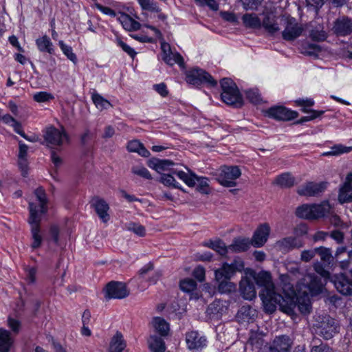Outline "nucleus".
I'll return each mask as SVG.
<instances>
[{
	"label": "nucleus",
	"instance_id": "obj_1",
	"mask_svg": "<svg viewBox=\"0 0 352 352\" xmlns=\"http://www.w3.org/2000/svg\"><path fill=\"white\" fill-rule=\"evenodd\" d=\"M248 274L254 283L262 288L259 292V296L264 310L270 314L274 312L278 305H282L284 298L282 295L276 292L271 274L261 271L258 273L251 272Z\"/></svg>",
	"mask_w": 352,
	"mask_h": 352
},
{
	"label": "nucleus",
	"instance_id": "obj_2",
	"mask_svg": "<svg viewBox=\"0 0 352 352\" xmlns=\"http://www.w3.org/2000/svg\"><path fill=\"white\" fill-rule=\"evenodd\" d=\"M298 293L296 297L298 310L304 314H308L311 310L309 296H316L322 289L320 280L313 274H307L298 283Z\"/></svg>",
	"mask_w": 352,
	"mask_h": 352
},
{
	"label": "nucleus",
	"instance_id": "obj_3",
	"mask_svg": "<svg viewBox=\"0 0 352 352\" xmlns=\"http://www.w3.org/2000/svg\"><path fill=\"white\" fill-rule=\"evenodd\" d=\"M339 324L336 319L326 314L314 316L312 328L314 333L325 340L332 338L339 331Z\"/></svg>",
	"mask_w": 352,
	"mask_h": 352
},
{
	"label": "nucleus",
	"instance_id": "obj_4",
	"mask_svg": "<svg viewBox=\"0 0 352 352\" xmlns=\"http://www.w3.org/2000/svg\"><path fill=\"white\" fill-rule=\"evenodd\" d=\"M222 89L221 99L228 105L241 107L243 104V100L236 84L230 78H225L221 80Z\"/></svg>",
	"mask_w": 352,
	"mask_h": 352
},
{
	"label": "nucleus",
	"instance_id": "obj_5",
	"mask_svg": "<svg viewBox=\"0 0 352 352\" xmlns=\"http://www.w3.org/2000/svg\"><path fill=\"white\" fill-rule=\"evenodd\" d=\"M331 206L328 201H322L320 204H304L297 208V217L306 219H317L329 213Z\"/></svg>",
	"mask_w": 352,
	"mask_h": 352
},
{
	"label": "nucleus",
	"instance_id": "obj_6",
	"mask_svg": "<svg viewBox=\"0 0 352 352\" xmlns=\"http://www.w3.org/2000/svg\"><path fill=\"white\" fill-rule=\"evenodd\" d=\"M29 210L30 217L28 223L30 225L31 239L32 241L30 247L33 250H36L41 246L43 241L40 228L41 217L38 213L36 207L32 203L30 204Z\"/></svg>",
	"mask_w": 352,
	"mask_h": 352
},
{
	"label": "nucleus",
	"instance_id": "obj_7",
	"mask_svg": "<svg viewBox=\"0 0 352 352\" xmlns=\"http://www.w3.org/2000/svg\"><path fill=\"white\" fill-rule=\"evenodd\" d=\"M186 81L192 85H200L206 84L209 87H213L217 86V82L206 71L193 68L186 72Z\"/></svg>",
	"mask_w": 352,
	"mask_h": 352
},
{
	"label": "nucleus",
	"instance_id": "obj_8",
	"mask_svg": "<svg viewBox=\"0 0 352 352\" xmlns=\"http://www.w3.org/2000/svg\"><path fill=\"white\" fill-rule=\"evenodd\" d=\"M241 175L239 168L236 166H223L218 177V182L224 187H234L236 180Z\"/></svg>",
	"mask_w": 352,
	"mask_h": 352
},
{
	"label": "nucleus",
	"instance_id": "obj_9",
	"mask_svg": "<svg viewBox=\"0 0 352 352\" xmlns=\"http://www.w3.org/2000/svg\"><path fill=\"white\" fill-rule=\"evenodd\" d=\"M106 299H122L129 295L126 285L122 282L111 281L104 289Z\"/></svg>",
	"mask_w": 352,
	"mask_h": 352
},
{
	"label": "nucleus",
	"instance_id": "obj_10",
	"mask_svg": "<svg viewBox=\"0 0 352 352\" xmlns=\"http://www.w3.org/2000/svg\"><path fill=\"white\" fill-rule=\"evenodd\" d=\"M44 139L47 145L52 146H60L68 142V136L65 130H59L54 126L46 129Z\"/></svg>",
	"mask_w": 352,
	"mask_h": 352
},
{
	"label": "nucleus",
	"instance_id": "obj_11",
	"mask_svg": "<svg viewBox=\"0 0 352 352\" xmlns=\"http://www.w3.org/2000/svg\"><path fill=\"white\" fill-rule=\"evenodd\" d=\"M185 341L187 348L190 351H201L206 347L208 344L206 336L195 330L186 333Z\"/></svg>",
	"mask_w": 352,
	"mask_h": 352
},
{
	"label": "nucleus",
	"instance_id": "obj_12",
	"mask_svg": "<svg viewBox=\"0 0 352 352\" xmlns=\"http://www.w3.org/2000/svg\"><path fill=\"white\" fill-rule=\"evenodd\" d=\"M266 115L276 120L288 121L295 119L298 113L295 111L289 110L283 106H274L266 111Z\"/></svg>",
	"mask_w": 352,
	"mask_h": 352
},
{
	"label": "nucleus",
	"instance_id": "obj_13",
	"mask_svg": "<svg viewBox=\"0 0 352 352\" xmlns=\"http://www.w3.org/2000/svg\"><path fill=\"white\" fill-rule=\"evenodd\" d=\"M161 49L162 51V59L163 60L169 65H173L177 63L179 67H184V61L183 57L177 52H173L170 49V46L166 42L161 43Z\"/></svg>",
	"mask_w": 352,
	"mask_h": 352
},
{
	"label": "nucleus",
	"instance_id": "obj_14",
	"mask_svg": "<svg viewBox=\"0 0 352 352\" xmlns=\"http://www.w3.org/2000/svg\"><path fill=\"white\" fill-rule=\"evenodd\" d=\"M331 282L340 294L345 296L352 294V276L349 279L343 274H336L331 278Z\"/></svg>",
	"mask_w": 352,
	"mask_h": 352
},
{
	"label": "nucleus",
	"instance_id": "obj_15",
	"mask_svg": "<svg viewBox=\"0 0 352 352\" xmlns=\"http://www.w3.org/2000/svg\"><path fill=\"white\" fill-rule=\"evenodd\" d=\"M302 31V25L298 24L294 19H291L287 20L282 36L286 41H294L301 35Z\"/></svg>",
	"mask_w": 352,
	"mask_h": 352
},
{
	"label": "nucleus",
	"instance_id": "obj_16",
	"mask_svg": "<svg viewBox=\"0 0 352 352\" xmlns=\"http://www.w3.org/2000/svg\"><path fill=\"white\" fill-rule=\"evenodd\" d=\"M239 289L244 299L252 300L256 298V292L254 283L248 274L240 281Z\"/></svg>",
	"mask_w": 352,
	"mask_h": 352
},
{
	"label": "nucleus",
	"instance_id": "obj_17",
	"mask_svg": "<svg viewBox=\"0 0 352 352\" xmlns=\"http://www.w3.org/2000/svg\"><path fill=\"white\" fill-rule=\"evenodd\" d=\"M292 344L289 336L285 335L276 336L266 352H289Z\"/></svg>",
	"mask_w": 352,
	"mask_h": 352
},
{
	"label": "nucleus",
	"instance_id": "obj_18",
	"mask_svg": "<svg viewBox=\"0 0 352 352\" xmlns=\"http://www.w3.org/2000/svg\"><path fill=\"white\" fill-rule=\"evenodd\" d=\"M270 228L268 224L263 223L255 230L251 239L252 245L256 248L264 245L270 235Z\"/></svg>",
	"mask_w": 352,
	"mask_h": 352
},
{
	"label": "nucleus",
	"instance_id": "obj_19",
	"mask_svg": "<svg viewBox=\"0 0 352 352\" xmlns=\"http://www.w3.org/2000/svg\"><path fill=\"white\" fill-rule=\"evenodd\" d=\"M327 187V183L308 182L298 188V193L303 196H316L322 192Z\"/></svg>",
	"mask_w": 352,
	"mask_h": 352
},
{
	"label": "nucleus",
	"instance_id": "obj_20",
	"mask_svg": "<svg viewBox=\"0 0 352 352\" xmlns=\"http://www.w3.org/2000/svg\"><path fill=\"white\" fill-rule=\"evenodd\" d=\"M264 334L252 331L248 340V345L251 346L252 350L254 352H266L267 351V342L263 339Z\"/></svg>",
	"mask_w": 352,
	"mask_h": 352
},
{
	"label": "nucleus",
	"instance_id": "obj_21",
	"mask_svg": "<svg viewBox=\"0 0 352 352\" xmlns=\"http://www.w3.org/2000/svg\"><path fill=\"white\" fill-rule=\"evenodd\" d=\"M91 204L101 221L104 223L108 222L109 220V214L108 213L109 206L107 201L103 199L96 197L92 199Z\"/></svg>",
	"mask_w": 352,
	"mask_h": 352
},
{
	"label": "nucleus",
	"instance_id": "obj_22",
	"mask_svg": "<svg viewBox=\"0 0 352 352\" xmlns=\"http://www.w3.org/2000/svg\"><path fill=\"white\" fill-rule=\"evenodd\" d=\"M304 245L302 240L294 236H288L278 241L276 248L282 252H289L295 248H300Z\"/></svg>",
	"mask_w": 352,
	"mask_h": 352
},
{
	"label": "nucleus",
	"instance_id": "obj_23",
	"mask_svg": "<svg viewBox=\"0 0 352 352\" xmlns=\"http://www.w3.org/2000/svg\"><path fill=\"white\" fill-rule=\"evenodd\" d=\"M295 102L298 106L302 107V111L304 113H310L309 116L303 117L300 120L301 122H307V121L314 120V119L320 116L324 113L323 111H315V110H309L307 109V107H311L314 105V102L312 99H299V100H296L295 101Z\"/></svg>",
	"mask_w": 352,
	"mask_h": 352
},
{
	"label": "nucleus",
	"instance_id": "obj_24",
	"mask_svg": "<svg viewBox=\"0 0 352 352\" xmlns=\"http://www.w3.org/2000/svg\"><path fill=\"white\" fill-rule=\"evenodd\" d=\"M280 284L285 295L292 298L298 293V285L296 288L294 287V280L287 274L280 275Z\"/></svg>",
	"mask_w": 352,
	"mask_h": 352
},
{
	"label": "nucleus",
	"instance_id": "obj_25",
	"mask_svg": "<svg viewBox=\"0 0 352 352\" xmlns=\"http://www.w3.org/2000/svg\"><path fill=\"white\" fill-rule=\"evenodd\" d=\"M334 32L339 36H346L352 32V21L348 18L338 19L333 28Z\"/></svg>",
	"mask_w": 352,
	"mask_h": 352
},
{
	"label": "nucleus",
	"instance_id": "obj_26",
	"mask_svg": "<svg viewBox=\"0 0 352 352\" xmlns=\"http://www.w3.org/2000/svg\"><path fill=\"white\" fill-rule=\"evenodd\" d=\"M350 179L351 177L346 178L340 188L338 199L340 204L352 202V185L350 184Z\"/></svg>",
	"mask_w": 352,
	"mask_h": 352
},
{
	"label": "nucleus",
	"instance_id": "obj_27",
	"mask_svg": "<svg viewBox=\"0 0 352 352\" xmlns=\"http://www.w3.org/2000/svg\"><path fill=\"white\" fill-rule=\"evenodd\" d=\"M126 346L122 334L117 331L110 342L109 352H123Z\"/></svg>",
	"mask_w": 352,
	"mask_h": 352
},
{
	"label": "nucleus",
	"instance_id": "obj_28",
	"mask_svg": "<svg viewBox=\"0 0 352 352\" xmlns=\"http://www.w3.org/2000/svg\"><path fill=\"white\" fill-rule=\"evenodd\" d=\"M118 19L122 24V27L127 31L138 30L141 27L139 22L135 21L129 15L125 13H120Z\"/></svg>",
	"mask_w": 352,
	"mask_h": 352
},
{
	"label": "nucleus",
	"instance_id": "obj_29",
	"mask_svg": "<svg viewBox=\"0 0 352 352\" xmlns=\"http://www.w3.org/2000/svg\"><path fill=\"white\" fill-rule=\"evenodd\" d=\"M174 164V162L171 160H159L157 158H152L148 162V166L159 173L163 170H170V167Z\"/></svg>",
	"mask_w": 352,
	"mask_h": 352
},
{
	"label": "nucleus",
	"instance_id": "obj_30",
	"mask_svg": "<svg viewBox=\"0 0 352 352\" xmlns=\"http://www.w3.org/2000/svg\"><path fill=\"white\" fill-rule=\"evenodd\" d=\"M35 196L36 197L37 201H38V206H36L33 202H30L33 204L38 210V214L41 217L43 214H45L47 212V199L45 190L42 188H38L34 191Z\"/></svg>",
	"mask_w": 352,
	"mask_h": 352
},
{
	"label": "nucleus",
	"instance_id": "obj_31",
	"mask_svg": "<svg viewBox=\"0 0 352 352\" xmlns=\"http://www.w3.org/2000/svg\"><path fill=\"white\" fill-rule=\"evenodd\" d=\"M252 241L248 238H238L235 239L232 243L228 246V248L232 252H241L248 250Z\"/></svg>",
	"mask_w": 352,
	"mask_h": 352
},
{
	"label": "nucleus",
	"instance_id": "obj_32",
	"mask_svg": "<svg viewBox=\"0 0 352 352\" xmlns=\"http://www.w3.org/2000/svg\"><path fill=\"white\" fill-rule=\"evenodd\" d=\"M12 343L13 339L10 333L3 328H0V352H8Z\"/></svg>",
	"mask_w": 352,
	"mask_h": 352
},
{
	"label": "nucleus",
	"instance_id": "obj_33",
	"mask_svg": "<svg viewBox=\"0 0 352 352\" xmlns=\"http://www.w3.org/2000/svg\"><path fill=\"white\" fill-rule=\"evenodd\" d=\"M36 45L41 52H47L50 54H54L53 43L47 35L38 38L36 40Z\"/></svg>",
	"mask_w": 352,
	"mask_h": 352
},
{
	"label": "nucleus",
	"instance_id": "obj_34",
	"mask_svg": "<svg viewBox=\"0 0 352 352\" xmlns=\"http://www.w3.org/2000/svg\"><path fill=\"white\" fill-rule=\"evenodd\" d=\"M256 315V311L250 305H243L238 311L236 317L239 321L250 322Z\"/></svg>",
	"mask_w": 352,
	"mask_h": 352
},
{
	"label": "nucleus",
	"instance_id": "obj_35",
	"mask_svg": "<svg viewBox=\"0 0 352 352\" xmlns=\"http://www.w3.org/2000/svg\"><path fill=\"white\" fill-rule=\"evenodd\" d=\"M234 274L233 270L228 263H224L221 267L214 271L215 279L217 281L221 280H230Z\"/></svg>",
	"mask_w": 352,
	"mask_h": 352
},
{
	"label": "nucleus",
	"instance_id": "obj_36",
	"mask_svg": "<svg viewBox=\"0 0 352 352\" xmlns=\"http://www.w3.org/2000/svg\"><path fill=\"white\" fill-rule=\"evenodd\" d=\"M172 173L177 175L181 180H182L189 187H194L196 185V175L195 173L188 171V173L182 170H173Z\"/></svg>",
	"mask_w": 352,
	"mask_h": 352
},
{
	"label": "nucleus",
	"instance_id": "obj_37",
	"mask_svg": "<svg viewBox=\"0 0 352 352\" xmlns=\"http://www.w3.org/2000/svg\"><path fill=\"white\" fill-rule=\"evenodd\" d=\"M148 344L152 352H164L166 350L165 343L161 337L151 336Z\"/></svg>",
	"mask_w": 352,
	"mask_h": 352
},
{
	"label": "nucleus",
	"instance_id": "obj_38",
	"mask_svg": "<svg viewBox=\"0 0 352 352\" xmlns=\"http://www.w3.org/2000/svg\"><path fill=\"white\" fill-rule=\"evenodd\" d=\"M152 325L155 330L162 336H165L169 331V324L166 321L160 317H155L152 320Z\"/></svg>",
	"mask_w": 352,
	"mask_h": 352
},
{
	"label": "nucleus",
	"instance_id": "obj_39",
	"mask_svg": "<svg viewBox=\"0 0 352 352\" xmlns=\"http://www.w3.org/2000/svg\"><path fill=\"white\" fill-rule=\"evenodd\" d=\"M127 149L130 152L138 153L144 157H148L150 155V152L140 141L136 140H132L128 143Z\"/></svg>",
	"mask_w": 352,
	"mask_h": 352
},
{
	"label": "nucleus",
	"instance_id": "obj_40",
	"mask_svg": "<svg viewBox=\"0 0 352 352\" xmlns=\"http://www.w3.org/2000/svg\"><path fill=\"white\" fill-rule=\"evenodd\" d=\"M352 151V146H346L341 144H335L330 151L322 153V156H338Z\"/></svg>",
	"mask_w": 352,
	"mask_h": 352
},
{
	"label": "nucleus",
	"instance_id": "obj_41",
	"mask_svg": "<svg viewBox=\"0 0 352 352\" xmlns=\"http://www.w3.org/2000/svg\"><path fill=\"white\" fill-rule=\"evenodd\" d=\"M243 22L246 27L258 28L261 26V22L256 14H245L242 17Z\"/></svg>",
	"mask_w": 352,
	"mask_h": 352
},
{
	"label": "nucleus",
	"instance_id": "obj_42",
	"mask_svg": "<svg viewBox=\"0 0 352 352\" xmlns=\"http://www.w3.org/2000/svg\"><path fill=\"white\" fill-rule=\"evenodd\" d=\"M275 183L283 188H289L294 185L295 179L289 173H283L278 175Z\"/></svg>",
	"mask_w": 352,
	"mask_h": 352
},
{
	"label": "nucleus",
	"instance_id": "obj_43",
	"mask_svg": "<svg viewBox=\"0 0 352 352\" xmlns=\"http://www.w3.org/2000/svg\"><path fill=\"white\" fill-rule=\"evenodd\" d=\"M206 246L214 250L221 255H226L228 252L229 248L226 244L221 240H217L214 241H210L205 244Z\"/></svg>",
	"mask_w": 352,
	"mask_h": 352
},
{
	"label": "nucleus",
	"instance_id": "obj_44",
	"mask_svg": "<svg viewBox=\"0 0 352 352\" xmlns=\"http://www.w3.org/2000/svg\"><path fill=\"white\" fill-rule=\"evenodd\" d=\"M208 181L207 177L196 175L197 190L201 194H208L210 192Z\"/></svg>",
	"mask_w": 352,
	"mask_h": 352
},
{
	"label": "nucleus",
	"instance_id": "obj_45",
	"mask_svg": "<svg viewBox=\"0 0 352 352\" xmlns=\"http://www.w3.org/2000/svg\"><path fill=\"white\" fill-rule=\"evenodd\" d=\"M58 45L67 58L73 63L76 64L77 57L76 55L73 52L72 47L66 45L63 41H58Z\"/></svg>",
	"mask_w": 352,
	"mask_h": 352
},
{
	"label": "nucleus",
	"instance_id": "obj_46",
	"mask_svg": "<svg viewBox=\"0 0 352 352\" xmlns=\"http://www.w3.org/2000/svg\"><path fill=\"white\" fill-rule=\"evenodd\" d=\"M138 2L142 10L155 12H159L160 11L157 3L153 0H138Z\"/></svg>",
	"mask_w": 352,
	"mask_h": 352
},
{
	"label": "nucleus",
	"instance_id": "obj_47",
	"mask_svg": "<svg viewBox=\"0 0 352 352\" xmlns=\"http://www.w3.org/2000/svg\"><path fill=\"white\" fill-rule=\"evenodd\" d=\"M1 120L3 123H5L6 124H10V126H12L13 129H14V131L16 133H21V132L19 131V129L22 127L21 124L19 122H18L16 120H15L10 115L6 114V115L3 116L1 118Z\"/></svg>",
	"mask_w": 352,
	"mask_h": 352
},
{
	"label": "nucleus",
	"instance_id": "obj_48",
	"mask_svg": "<svg viewBox=\"0 0 352 352\" xmlns=\"http://www.w3.org/2000/svg\"><path fill=\"white\" fill-rule=\"evenodd\" d=\"M180 289L187 293L194 291L197 288V283L192 278H185L179 283Z\"/></svg>",
	"mask_w": 352,
	"mask_h": 352
},
{
	"label": "nucleus",
	"instance_id": "obj_49",
	"mask_svg": "<svg viewBox=\"0 0 352 352\" xmlns=\"http://www.w3.org/2000/svg\"><path fill=\"white\" fill-rule=\"evenodd\" d=\"M92 100L96 107L100 110L107 109L111 107L110 102L98 94H93Z\"/></svg>",
	"mask_w": 352,
	"mask_h": 352
},
{
	"label": "nucleus",
	"instance_id": "obj_50",
	"mask_svg": "<svg viewBox=\"0 0 352 352\" xmlns=\"http://www.w3.org/2000/svg\"><path fill=\"white\" fill-rule=\"evenodd\" d=\"M218 282V289L222 294L230 293L236 289V285L229 281V280H221Z\"/></svg>",
	"mask_w": 352,
	"mask_h": 352
},
{
	"label": "nucleus",
	"instance_id": "obj_51",
	"mask_svg": "<svg viewBox=\"0 0 352 352\" xmlns=\"http://www.w3.org/2000/svg\"><path fill=\"white\" fill-rule=\"evenodd\" d=\"M262 25L270 33L274 34L279 30L278 24L275 23L273 19L270 16H265L263 21Z\"/></svg>",
	"mask_w": 352,
	"mask_h": 352
},
{
	"label": "nucleus",
	"instance_id": "obj_52",
	"mask_svg": "<svg viewBox=\"0 0 352 352\" xmlns=\"http://www.w3.org/2000/svg\"><path fill=\"white\" fill-rule=\"evenodd\" d=\"M311 38L316 41H323L327 38V34L320 25L316 27L315 29L311 30L310 32Z\"/></svg>",
	"mask_w": 352,
	"mask_h": 352
},
{
	"label": "nucleus",
	"instance_id": "obj_53",
	"mask_svg": "<svg viewBox=\"0 0 352 352\" xmlns=\"http://www.w3.org/2000/svg\"><path fill=\"white\" fill-rule=\"evenodd\" d=\"M316 254L320 255L321 261L324 263L329 264L331 263L332 255L330 249L324 247L316 248Z\"/></svg>",
	"mask_w": 352,
	"mask_h": 352
},
{
	"label": "nucleus",
	"instance_id": "obj_54",
	"mask_svg": "<svg viewBox=\"0 0 352 352\" xmlns=\"http://www.w3.org/2000/svg\"><path fill=\"white\" fill-rule=\"evenodd\" d=\"M160 181L166 186H172L175 188L181 189V187L178 185V183L175 181L173 175L162 174Z\"/></svg>",
	"mask_w": 352,
	"mask_h": 352
},
{
	"label": "nucleus",
	"instance_id": "obj_55",
	"mask_svg": "<svg viewBox=\"0 0 352 352\" xmlns=\"http://www.w3.org/2000/svg\"><path fill=\"white\" fill-rule=\"evenodd\" d=\"M245 95L247 99L253 104H259L262 101L261 94L256 89L246 91Z\"/></svg>",
	"mask_w": 352,
	"mask_h": 352
},
{
	"label": "nucleus",
	"instance_id": "obj_56",
	"mask_svg": "<svg viewBox=\"0 0 352 352\" xmlns=\"http://www.w3.org/2000/svg\"><path fill=\"white\" fill-rule=\"evenodd\" d=\"M243 8L248 10H256L264 0H240Z\"/></svg>",
	"mask_w": 352,
	"mask_h": 352
},
{
	"label": "nucleus",
	"instance_id": "obj_57",
	"mask_svg": "<svg viewBox=\"0 0 352 352\" xmlns=\"http://www.w3.org/2000/svg\"><path fill=\"white\" fill-rule=\"evenodd\" d=\"M128 230L134 232L139 236H144L146 234V229L145 228L136 223H131L128 226Z\"/></svg>",
	"mask_w": 352,
	"mask_h": 352
},
{
	"label": "nucleus",
	"instance_id": "obj_58",
	"mask_svg": "<svg viewBox=\"0 0 352 352\" xmlns=\"http://www.w3.org/2000/svg\"><path fill=\"white\" fill-rule=\"evenodd\" d=\"M59 234L60 230L58 226H51L49 230V239L48 240H52L55 245H58L59 244Z\"/></svg>",
	"mask_w": 352,
	"mask_h": 352
},
{
	"label": "nucleus",
	"instance_id": "obj_59",
	"mask_svg": "<svg viewBox=\"0 0 352 352\" xmlns=\"http://www.w3.org/2000/svg\"><path fill=\"white\" fill-rule=\"evenodd\" d=\"M33 98L37 102H45L53 99L54 97L50 93H47L46 91H40L36 93L34 95Z\"/></svg>",
	"mask_w": 352,
	"mask_h": 352
},
{
	"label": "nucleus",
	"instance_id": "obj_60",
	"mask_svg": "<svg viewBox=\"0 0 352 352\" xmlns=\"http://www.w3.org/2000/svg\"><path fill=\"white\" fill-rule=\"evenodd\" d=\"M132 172L143 178L151 179L152 178L149 171L143 166H135L132 168Z\"/></svg>",
	"mask_w": 352,
	"mask_h": 352
},
{
	"label": "nucleus",
	"instance_id": "obj_61",
	"mask_svg": "<svg viewBox=\"0 0 352 352\" xmlns=\"http://www.w3.org/2000/svg\"><path fill=\"white\" fill-rule=\"evenodd\" d=\"M316 254V248L311 250H305L301 252L300 260L303 262H309Z\"/></svg>",
	"mask_w": 352,
	"mask_h": 352
},
{
	"label": "nucleus",
	"instance_id": "obj_62",
	"mask_svg": "<svg viewBox=\"0 0 352 352\" xmlns=\"http://www.w3.org/2000/svg\"><path fill=\"white\" fill-rule=\"evenodd\" d=\"M193 276L199 282L205 280L206 271L202 266H197L192 272Z\"/></svg>",
	"mask_w": 352,
	"mask_h": 352
},
{
	"label": "nucleus",
	"instance_id": "obj_63",
	"mask_svg": "<svg viewBox=\"0 0 352 352\" xmlns=\"http://www.w3.org/2000/svg\"><path fill=\"white\" fill-rule=\"evenodd\" d=\"M314 268L315 271L322 277L324 278H330V273L324 268L322 263L319 262L315 263L314 265Z\"/></svg>",
	"mask_w": 352,
	"mask_h": 352
},
{
	"label": "nucleus",
	"instance_id": "obj_64",
	"mask_svg": "<svg viewBox=\"0 0 352 352\" xmlns=\"http://www.w3.org/2000/svg\"><path fill=\"white\" fill-rule=\"evenodd\" d=\"M25 280L29 284H34L36 282V270L34 267H28L25 270Z\"/></svg>",
	"mask_w": 352,
	"mask_h": 352
}]
</instances>
